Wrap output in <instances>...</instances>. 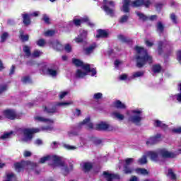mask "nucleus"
<instances>
[{"label": "nucleus", "instance_id": "obj_1", "mask_svg": "<svg viewBox=\"0 0 181 181\" xmlns=\"http://www.w3.org/2000/svg\"><path fill=\"white\" fill-rule=\"evenodd\" d=\"M34 119L37 122H44L45 124H48L49 126L41 127L40 129H18L17 134H23L24 137L23 138V141L24 142H30V141H32V138H33V134L40 132V131H53V126H52L54 122L53 119H47L42 116H35Z\"/></svg>", "mask_w": 181, "mask_h": 181}, {"label": "nucleus", "instance_id": "obj_2", "mask_svg": "<svg viewBox=\"0 0 181 181\" xmlns=\"http://www.w3.org/2000/svg\"><path fill=\"white\" fill-rule=\"evenodd\" d=\"M47 160L52 162L50 165L53 166V168H56V166H59V168H62V170L65 176L69 175V173L73 170V165L69 164V167L66 166L64 159L59 156L48 155L42 157L40 160V163H45V162H47Z\"/></svg>", "mask_w": 181, "mask_h": 181}, {"label": "nucleus", "instance_id": "obj_3", "mask_svg": "<svg viewBox=\"0 0 181 181\" xmlns=\"http://www.w3.org/2000/svg\"><path fill=\"white\" fill-rule=\"evenodd\" d=\"M72 63L75 66H76V67H81V69L84 70L83 72H82V71L80 69L77 70L76 74V77L77 78H83V77H86V76H87V74H88L89 73H92V77L97 74V71L95 70V69L93 68L91 69V65H90L89 64H84L83 63V62L77 59H73Z\"/></svg>", "mask_w": 181, "mask_h": 181}, {"label": "nucleus", "instance_id": "obj_4", "mask_svg": "<svg viewBox=\"0 0 181 181\" xmlns=\"http://www.w3.org/2000/svg\"><path fill=\"white\" fill-rule=\"evenodd\" d=\"M137 55L136 56V66L139 69L144 67L146 63L151 64L152 63V57L148 56V51L144 49V47L136 46L134 48Z\"/></svg>", "mask_w": 181, "mask_h": 181}, {"label": "nucleus", "instance_id": "obj_5", "mask_svg": "<svg viewBox=\"0 0 181 181\" xmlns=\"http://www.w3.org/2000/svg\"><path fill=\"white\" fill-rule=\"evenodd\" d=\"M179 153H181V150L175 153L169 152L165 149L146 152V156L150 158L153 162H158L159 160V155H161L163 158H176Z\"/></svg>", "mask_w": 181, "mask_h": 181}, {"label": "nucleus", "instance_id": "obj_6", "mask_svg": "<svg viewBox=\"0 0 181 181\" xmlns=\"http://www.w3.org/2000/svg\"><path fill=\"white\" fill-rule=\"evenodd\" d=\"M82 125H86L88 129H97L98 131H107L110 129V124H107L105 122H101L99 124L94 125L90 122V117H87L82 122H81L78 127Z\"/></svg>", "mask_w": 181, "mask_h": 181}, {"label": "nucleus", "instance_id": "obj_7", "mask_svg": "<svg viewBox=\"0 0 181 181\" xmlns=\"http://www.w3.org/2000/svg\"><path fill=\"white\" fill-rule=\"evenodd\" d=\"M14 166L16 172H22L23 169H35L37 166V164L30 161H21V163H15Z\"/></svg>", "mask_w": 181, "mask_h": 181}, {"label": "nucleus", "instance_id": "obj_8", "mask_svg": "<svg viewBox=\"0 0 181 181\" xmlns=\"http://www.w3.org/2000/svg\"><path fill=\"white\" fill-rule=\"evenodd\" d=\"M39 67L43 74H47L52 77H56L57 76V68L54 67H47V64L42 63L39 64Z\"/></svg>", "mask_w": 181, "mask_h": 181}, {"label": "nucleus", "instance_id": "obj_9", "mask_svg": "<svg viewBox=\"0 0 181 181\" xmlns=\"http://www.w3.org/2000/svg\"><path fill=\"white\" fill-rule=\"evenodd\" d=\"M104 6H103V11L110 16L115 15V3L112 1L103 0Z\"/></svg>", "mask_w": 181, "mask_h": 181}, {"label": "nucleus", "instance_id": "obj_10", "mask_svg": "<svg viewBox=\"0 0 181 181\" xmlns=\"http://www.w3.org/2000/svg\"><path fill=\"white\" fill-rule=\"evenodd\" d=\"M71 104H72L71 102L57 103L54 106L50 105L48 107H45L44 111L45 112H47L48 114H54V112H57V111L59 110V107L70 105Z\"/></svg>", "mask_w": 181, "mask_h": 181}, {"label": "nucleus", "instance_id": "obj_11", "mask_svg": "<svg viewBox=\"0 0 181 181\" xmlns=\"http://www.w3.org/2000/svg\"><path fill=\"white\" fill-rule=\"evenodd\" d=\"M132 115L129 117V121L138 125L142 121V110L136 109L132 111Z\"/></svg>", "mask_w": 181, "mask_h": 181}, {"label": "nucleus", "instance_id": "obj_12", "mask_svg": "<svg viewBox=\"0 0 181 181\" xmlns=\"http://www.w3.org/2000/svg\"><path fill=\"white\" fill-rule=\"evenodd\" d=\"M151 0H134L131 2V6L133 8H138V6H146V8H148L151 5Z\"/></svg>", "mask_w": 181, "mask_h": 181}, {"label": "nucleus", "instance_id": "obj_13", "mask_svg": "<svg viewBox=\"0 0 181 181\" xmlns=\"http://www.w3.org/2000/svg\"><path fill=\"white\" fill-rule=\"evenodd\" d=\"M86 22L88 26L90 28H94L95 24L93 23H91L90 20H88V18L85 17V18H81V19H74V23L76 26H80L81 23Z\"/></svg>", "mask_w": 181, "mask_h": 181}, {"label": "nucleus", "instance_id": "obj_14", "mask_svg": "<svg viewBox=\"0 0 181 181\" xmlns=\"http://www.w3.org/2000/svg\"><path fill=\"white\" fill-rule=\"evenodd\" d=\"M103 177H105L107 181H119V175L117 174L110 173L108 171H105L103 173Z\"/></svg>", "mask_w": 181, "mask_h": 181}, {"label": "nucleus", "instance_id": "obj_15", "mask_svg": "<svg viewBox=\"0 0 181 181\" xmlns=\"http://www.w3.org/2000/svg\"><path fill=\"white\" fill-rule=\"evenodd\" d=\"M39 16V11H35L33 13L30 14H23V22L24 25H30V18L32 16Z\"/></svg>", "mask_w": 181, "mask_h": 181}, {"label": "nucleus", "instance_id": "obj_16", "mask_svg": "<svg viewBox=\"0 0 181 181\" xmlns=\"http://www.w3.org/2000/svg\"><path fill=\"white\" fill-rule=\"evenodd\" d=\"M3 114L4 117L8 119H15V118H16V112L12 110H4Z\"/></svg>", "mask_w": 181, "mask_h": 181}, {"label": "nucleus", "instance_id": "obj_17", "mask_svg": "<svg viewBox=\"0 0 181 181\" xmlns=\"http://www.w3.org/2000/svg\"><path fill=\"white\" fill-rule=\"evenodd\" d=\"M124 162L126 163L124 165V173H126L127 175H128V173H132V170H134L128 168V166H129V165H131V163H132V162H134V158H127V159L124 160Z\"/></svg>", "mask_w": 181, "mask_h": 181}, {"label": "nucleus", "instance_id": "obj_18", "mask_svg": "<svg viewBox=\"0 0 181 181\" xmlns=\"http://www.w3.org/2000/svg\"><path fill=\"white\" fill-rule=\"evenodd\" d=\"M159 141H160V134H157L155 136L149 138L146 141V144L148 146H149V145H155V144H158V142H159Z\"/></svg>", "mask_w": 181, "mask_h": 181}, {"label": "nucleus", "instance_id": "obj_19", "mask_svg": "<svg viewBox=\"0 0 181 181\" xmlns=\"http://www.w3.org/2000/svg\"><path fill=\"white\" fill-rule=\"evenodd\" d=\"M87 37V31L84 30H80V34L78 35V37L75 39V42L76 43H81L84 39Z\"/></svg>", "mask_w": 181, "mask_h": 181}, {"label": "nucleus", "instance_id": "obj_20", "mask_svg": "<svg viewBox=\"0 0 181 181\" xmlns=\"http://www.w3.org/2000/svg\"><path fill=\"white\" fill-rule=\"evenodd\" d=\"M136 13L137 16H139V19H141V21H148V19H149L150 21H155V19H156L157 18L156 15H153L150 17H148L144 15V13H140L139 11H137Z\"/></svg>", "mask_w": 181, "mask_h": 181}, {"label": "nucleus", "instance_id": "obj_21", "mask_svg": "<svg viewBox=\"0 0 181 181\" xmlns=\"http://www.w3.org/2000/svg\"><path fill=\"white\" fill-rule=\"evenodd\" d=\"M123 6L122 11L125 13L129 12V4H131V0H123Z\"/></svg>", "mask_w": 181, "mask_h": 181}, {"label": "nucleus", "instance_id": "obj_22", "mask_svg": "<svg viewBox=\"0 0 181 181\" xmlns=\"http://www.w3.org/2000/svg\"><path fill=\"white\" fill-rule=\"evenodd\" d=\"M50 46H52L54 50H63V45L57 40L51 42Z\"/></svg>", "mask_w": 181, "mask_h": 181}, {"label": "nucleus", "instance_id": "obj_23", "mask_svg": "<svg viewBox=\"0 0 181 181\" xmlns=\"http://www.w3.org/2000/svg\"><path fill=\"white\" fill-rule=\"evenodd\" d=\"M96 47H97V45H95V43H93L90 47L85 48L84 49L85 54H91V53L94 52V49H95Z\"/></svg>", "mask_w": 181, "mask_h": 181}, {"label": "nucleus", "instance_id": "obj_24", "mask_svg": "<svg viewBox=\"0 0 181 181\" xmlns=\"http://www.w3.org/2000/svg\"><path fill=\"white\" fill-rule=\"evenodd\" d=\"M81 167L84 172H88L93 168V164L91 163H83Z\"/></svg>", "mask_w": 181, "mask_h": 181}, {"label": "nucleus", "instance_id": "obj_25", "mask_svg": "<svg viewBox=\"0 0 181 181\" xmlns=\"http://www.w3.org/2000/svg\"><path fill=\"white\" fill-rule=\"evenodd\" d=\"M4 181H16V175L13 173L6 174V180Z\"/></svg>", "mask_w": 181, "mask_h": 181}, {"label": "nucleus", "instance_id": "obj_26", "mask_svg": "<svg viewBox=\"0 0 181 181\" xmlns=\"http://www.w3.org/2000/svg\"><path fill=\"white\" fill-rule=\"evenodd\" d=\"M108 33L104 30H98V35H96L97 39L100 37H107Z\"/></svg>", "mask_w": 181, "mask_h": 181}, {"label": "nucleus", "instance_id": "obj_27", "mask_svg": "<svg viewBox=\"0 0 181 181\" xmlns=\"http://www.w3.org/2000/svg\"><path fill=\"white\" fill-rule=\"evenodd\" d=\"M154 125H155V127H159L160 128H162L163 129H166L168 128V126L165 123H163L159 120H156Z\"/></svg>", "mask_w": 181, "mask_h": 181}, {"label": "nucleus", "instance_id": "obj_28", "mask_svg": "<svg viewBox=\"0 0 181 181\" xmlns=\"http://www.w3.org/2000/svg\"><path fill=\"white\" fill-rule=\"evenodd\" d=\"M23 52H24L27 57H31L32 53H30V47H29L28 45L23 47Z\"/></svg>", "mask_w": 181, "mask_h": 181}, {"label": "nucleus", "instance_id": "obj_29", "mask_svg": "<svg viewBox=\"0 0 181 181\" xmlns=\"http://www.w3.org/2000/svg\"><path fill=\"white\" fill-rule=\"evenodd\" d=\"M144 74H145V72H144L142 71H136V72L134 73L133 75L130 77V80L136 78L138 77H142V76H144Z\"/></svg>", "mask_w": 181, "mask_h": 181}, {"label": "nucleus", "instance_id": "obj_30", "mask_svg": "<svg viewBox=\"0 0 181 181\" xmlns=\"http://www.w3.org/2000/svg\"><path fill=\"white\" fill-rule=\"evenodd\" d=\"M170 101H178V103H181V93L170 96Z\"/></svg>", "mask_w": 181, "mask_h": 181}, {"label": "nucleus", "instance_id": "obj_31", "mask_svg": "<svg viewBox=\"0 0 181 181\" xmlns=\"http://www.w3.org/2000/svg\"><path fill=\"white\" fill-rule=\"evenodd\" d=\"M114 105L116 108H119V109H124L125 108V104L122 103L121 101L119 100H116L114 103Z\"/></svg>", "mask_w": 181, "mask_h": 181}, {"label": "nucleus", "instance_id": "obj_32", "mask_svg": "<svg viewBox=\"0 0 181 181\" xmlns=\"http://www.w3.org/2000/svg\"><path fill=\"white\" fill-rule=\"evenodd\" d=\"M112 116L114 117V118H117V119H119V121H122V119H124V115H121L118 112H114L112 113Z\"/></svg>", "mask_w": 181, "mask_h": 181}, {"label": "nucleus", "instance_id": "obj_33", "mask_svg": "<svg viewBox=\"0 0 181 181\" xmlns=\"http://www.w3.org/2000/svg\"><path fill=\"white\" fill-rule=\"evenodd\" d=\"M135 172L138 173V175H148V170L144 168H136Z\"/></svg>", "mask_w": 181, "mask_h": 181}, {"label": "nucleus", "instance_id": "obj_34", "mask_svg": "<svg viewBox=\"0 0 181 181\" xmlns=\"http://www.w3.org/2000/svg\"><path fill=\"white\" fill-rule=\"evenodd\" d=\"M43 54V52L42 51L35 49L33 54H31V57H40Z\"/></svg>", "mask_w": 181, "mask_h": 181}, {"label": "nucleus", "instance_id": "obj_35", "mask_svg": "<svg viewBox=\"0 0 181 181\" xmlns=\"http://www.w3.org/2000/svg\"><path fill=\"white\" fill-rule=\"evenodd\" d=\"M12 134H13V132H6L0 136V139H8V138H11Z\"/></svg>", "mask_w": 181, "mask_h": 181}, {"label": "nucleus", "instance_id": "obj_36", "mask_svg": "<svg viewBox=\"0 0 181 181\" xmlns=\"http://www.w3.org/2000/svg\"><path fill=\"white\" fill-rule=\"evenodd\" d=\"M146 153H145V155H144L142 156V158H141L140 159H139V163L140 165H145V163H146V162H148V160H146Z\"/></svg>", "mask_w": 181, "mask_h": 181}, {"label": "nucleus", "instance_id": "obj_37", "mask_svg": "<svg viewBox=\"0 0 181 181\" xmlns=\"http://www.w3.org/2000/svg\"><path fill=\"white\" fill-rule=\"evenodd\" d=\"M168 177H170L173 180H176V175L173 173V170L172 169L168 170Z\"/></svg>", "mask_w": 181, "mask_h": 181}, {"label": "nucleus", "instance_id": "obj_38", "mask_svg": "<svg viewBox=\"0 0 181 181\" xmlns=\"http://www.w3.org/2000/svg\"><path fill=\"white\" fill-rule=\"evenodd\" d=\"M163 24H162L161 22H158L157 23V31L158 32V33H162V32H163Z\"/></svg>", "mask_w": 181, "mask_h": 181}, {"label": "nucleus", "instance_id": "obj_39", "mask_svg": "<svg viewBox=\"0 0 181 181\" xmlns=\"http://www.w3.org/2000/svg\"><path fill=\"white\" fill-rule=\"evenodd\" d=\"M160 70H162V67L160 66V65L157 64V65L153 66V71L154 73H159V71H160Z\"/></svg>", "mask_w": 181, "mask_h": 181}, {"label": "nucleus", "instance_id": "obj_40", "mask_svg": "<svg viewBox=\"0 0 181 181\" xmlns=\"http://www.w3.org/2000/svg\"><path fill=\"white\" fill-rule=\"evenodd\" d=\"M118 37L119 40H122V42H124L125 43H129V42H131V40L127 38L122 35H119Z\"/></svg>", "mask_w": 181, "mask_h": 181}, {"label": "nucleus", "instance_id": "obj_41", "mask_svg": "<svg viewBox=\"0 0 181 181\" xmlns=\"http://www.w3.org/2000/svg\"><path fill=\"white\" fill-rule=\"evenodd\" d=\"M20 39L22 40V42H28L29 40V35L21 33L20 35Z\"/></svg>", "mask_w": 181, "mask_h": 181}, {"label": "nucleus", "instance_id": "obj_42", "mask_svg": "<svg viewBox=\"0 0 181 181\" xmlns=\"http://www.w3.org/2000/svg\"><path fill=\"white\" fill-rule=\"evenodd\" d=\"M37 45L40 47H43V46L46 45V40H45L44 39H40L38 41H37Z\"/></svg>", "mask_w": 181, "mask_h": 181}, {"label": "nucleus", "instance_id": "obj_43", "mask_svg": "<svg viewBox=\"0 0 181 181\" xmlns=\"http://www.w3.org/2000/svg\"><path fill=\"white\" fill-rule=\"evenodd\" d=\"M22 81L23 83H24L25 84H28L29 83H32V80L30 79V78L29 76H25L22 78Z\"/></svg>", "mask_w": 181, "mask_h": 181}, {"label": "nucleus", "instance_id": "obj_44", "mask_svg": "<svg viewBox=\"0 0 181 181\" xmlns=\"http://www.w3.org/2000/svg\"><path fill=\"white\" fill-rule=\"evenodd\" d=\"M64 148H65L66 149H68L69 151H74V149H76V146H71L69 144H64Z\"/></svg>", "mask_w": 181, "mask_h": 181}, {"label": "nucleus", "instance_id": "obj_45", "mask_svg": "<svg viewBox=\"0 0 181 181\" xmlns=\"http://www.w3.org/2000/svg\"><path fill=\"white\" fill-rule=\"evenodd\" d=\"M45 36H53L54 35V30H49L44 33Z\"/></svg>", "mask_w": 181, "mask_h": 181}, {"label": "nucleus", "instance_id": "obj_46", "mask_svg": "<svg viewBox=\"0 0 181 181\" xmlns=\"http://www.w3.org/2000/svg\"><path fill=\"white\" fill-rule=\"evenodd\" d=\"M127 21H128V16H123L121 17L119 22V23H125V22H127Z\"/></svg>", "mask_w": 181, "mask_h": 181}, {"label": "nucleus", "instance_id": "obj_47", "mask_svg": "<svg viewBox=\"0 0 181 181\" xmlns=\"http://www.w3.org/2000/svg\"><path fill=\"white\" fill-rule=\"evenodd\" d=\"M8 33H4L1 35V42H4L5 40H6V38L8 37Z\"/></svg>", "mask_w": 181, "mask_h": 181}, {"label": "nucleus", "instance_id": "obj_48", "mask_svg": "<svg viewBox=\"0 0 181 181\" xmlns=\"http://www.w3.org/2000/svg\"><path fill=\"white\" fill-rule=\"evenodd\" d=\"M8 90V86L6 85H2L0 86V94H2L4 91H6Z\"/></svg>", "mask_w": 181, "mask_h": 181}, {"label": "nucleus", "instance_id": "obj_49", "mask_svg": "<svg viewBox=\"0 0 181 181\" xmlns=\"http://www.w3.org/2000/svg\"><path fill=\"white\" fill-rule=\"evenodd\" d=\"M168 42L165 41V42H158V49L159 50H162V47H163V46H165V45H168Z\"/></svg>", "mask_w": 181, "mask_h": 181}, {"label": "nucleus", "instance_id": "obj_50", "mask_svg": "<svg viewBox=\"0 0 181 181\" xmlns=\"http://www.w3.org/2000/svg\"><path fill=\"white\" fill-rule=\"evenodd\" d=\"M42 19L44 22H45V23H50V18H49V16H47V15H44Z\"/></svg>", "mask_w": 181, "mask_h": 181}, {"label": "nucleus", "instance_id": "obj_51", "mask_svg": "<svg viewBox=\"0 0 181 181\" xmlns=\"http://www.w3.org/2000/svg\"><path fill=\"white\" fill-rule=\"evenodd\" d=\"M101 97H103V93H98L94 95L93 98H95V100H100Z\"/></svg>", "mask_w": 181, "mask_h": 181}, {"label": "nucleus", "instance_id": "obj_52", "mask_svg": "<svg viewBox=\"0 0 181 181\" xmlns=\"http://www.w3.org/2000/svg\"><path fill=\"white\" fill-rule=\"evenodd\" d=\"M170 19L173 21V23H177V21L176 20V16L175 13H172L170 15Z\"/></svg>", "mask_w": 181, "mask_h": 181}, {"label": "nucleus", "instance_id": "obj_53", "mask_svg": "<svg viewBox=\"0 0 181 181\" xmlns=\"http://www.w3.org/2000/svg\"><path fill=\"white\" fill-rule=\"evenodd\" d=\"M69 93V91H63L59 93V98L62 100V98Z\"/></svg>", "mask_w": 181, "mask_h": 181}, {"label": "nucleus", "instance_id": "obj_54", "mask_svg": "<svg viewBox=\"0 0 181 181\" xmlns=\"http://www.w3.org/2000/svg\"><path fill=\"white\" fill-rule=\"evenodd\" d=\"M66 52H67V53H70V52H71V46H70V45L67 44L65 45L64 47Z\"/></svg>", "mask_w": 181, "mask_h": 181}, {"label": "nucleus", "instance_id": "obj_55", "mask_svg": "<svg viewBox=\"0 0 181 181\" xmlns=\"http://www.w3.org/2000/svg\"><path fill=\"white\" fill-rule=\"evenodd\" d=\"M172 131L175 134H181V127H178V128H176V129H173Z\"/></svg>", "mask_w": 181, "mask_h": 181}, {"label": "nucleus", "instance_id": "obj_56", "mask_svg": "<svg viewBox=\"0 0 181 181\" xmlns=\"http://www.w3.org/2000/svg\"><path fill=\"white\" fill-rule=\"evenodd\" d=\"M121 63H122L121 61L117 59L116 61H115V69H118V67L119 66V64H121Z\"/></svg>", "mask_w": 181, "mask_h": 181}, {"label": "nucleus", "instance_id": "obj_57", "mask_svg": "<svg viewBox=\"0 0 181 181\" xmlns=\"http://www.w3.org/2000/svg\"><path fill=\"white\" fill-rule=\"evenodd\" d=\"M57 146H59V144L56 141H54L52 144H51V147L52 148V149H56V148H57Z\"/></svg>", "mask_w": 181, "mask_h": 181}, {"label": "nucleus", "instance_id": "obj_58", "mask_svg": "<svg viewBox=\"0 0 181 181\" xmlns=\"http://www.w3.org/2000/svg\"><path fill=\"white\" fill-rule=\"evenodd\" d=\"M31 155H32V153L30 151H24V156L25 158L31 156Z\"/></svg>", "mask_w": 181, "mask_h": 181}, {"label": "nucleus", "instance_id": "obj_59", "mask_svg": "<svg viewBox=\"0 0 181 181\" xmlns=\"http://www.w3.org/2000/svg\"><path fill=\"white\" fill-rule=\"evenodd\" d=\"M177 59L181 63V51H178L177 53Z\"/></svg>", "mask_w": 181, "mask_h": 181}, {"label": "nucleus", "instance_id": "obj_60", "mask_svg": "<svg viewBox=\"0 0 181 181\" xmlns=\"http://www.w3.org/2000/svg\"><path fill=\"white\" fill-rule=\"evenodd\" d=\"M128 76L127 74H122L119 76V80H127Z\"/></svg>", "mask_w": 181, "mask_h": 181}, {"label": "nucleus", "instance_id": "obj_61", "mask_svg": "<svg viewBox=\"0 0 181 181\" xmlns=\"http://www.w3.org/2000/svg\"><path fill=\"white\" fill-rule=\"evenodd\" d=\"M15 73V65H12L11 71H10V76H12Z\"/></svg>", "mask_w": 181, "mask_h": 181}, {"label": "nucleus", "instance_id": "obj_62", "mask_svg": "<svg viewBox=\"0 0 181 181\" xmlns=\"http://www.w3.org/2000/svg\"><path fill=\"white\" fill-rule=\"evenodd\" d=\"M74 135H77V133L76 132H68L69 136H74Z\"/></svg>", "mask_w": 181, "mask_h": 181}, {"label": "nucleus", "instance_id": "obj_63", "mask_svg": "<svg viewBox=\"0 0 181 181\" xmlns=\"http://www.w3.org/2000/svg\"><path fill=\"white\" fill-rule=\"evenodd\" d=\"M146 46H148V47H151L153 46V42H149L148 40H146Z\"/></svg>", "mask_w": 181, "mask_h": 181}, {"label": "nucleus", "instance_id": "obj_64", "mask_svg": "<svg viewBox=\"0 0 181 181\" xmlns=\"http://www.w3.org/2000/svg\"><path fill=\"white\" fill-rule=\"evenodd\" d=\"M35 145H42V144H43V142H42V140H40V139H37V140L35 141Z\"/></svg>", "mask_w": 181, "mask_h": 181}]
</instances>
